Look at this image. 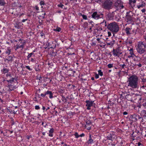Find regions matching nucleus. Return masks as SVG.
I'll return each mask as SVG.
<instances>
[{"label":"nucleus","mask_w":146,"mask_h":146,"mask_svg":"<svg viewBox=\"0 0 146 146\" xmlns=\"http://www.w3.org/2000/svg\"><path fill=\"white\" fill-rule=\"evenodd\" d=\"M128 82V86L133 88H136L138 87V78L135 75H132L128 78L127 82Z\"/></svg>","instance_id":"obj_1"},{"label":"nucleus","mask_w":146,"mask_h":146,"mask_svg":"<svg viewBox=\"0 0 146 146\" xmlns=\"http://www.w3.org/2000/svg\"><path fill=\"white\" fill-rule=\"evenodd\" d=\"M107 28L113 34V36L119 30V26L115 22L110 23L107 25Z\"/></svg>","instance_id":"obj_2"},{"label":"nucleus","mask_w":146,"mask_h":146,"mask_svg":"<svg viewBox=\"0 0 146 146\" xmlns=\"http://www.w3.org/2000/svg\"><path fill=\"white\" fill-rule=\"evenodd\" d=\"M146 43L143 42H138L137 47L136 48L137 52L140 54L144 53L145 51Z\"/></svg>","instance_id":"obj_3"},{"label":"nucleus","mask_w":146,"mask_h":146,"mask_svg":"<svg viewBox=\"0 0 146 146\" xmlns=\"http://www.w3.org/2000/svg\"><path fill=\"white\" fill-rule=\"evenodd\" d=\"M113 4L111 0H105L102 3V7L106 10H109L112 8Z\"/></svg>","instance_id":"obj_4"},{"label":"nucleus","mask_w":146,"mask_h":146,"mask_svg":"<svg viewBox=\"0 0 146 146\" xmlns=\"http://www.w3.org/2000/svg\"><path fill=\"white\" fill-rule=\"evenodd\" d=\"M104 15V14L102 13L95 11L92 14L91 17L94 19L98 20L100 19H103Z\"/></svg>","instance_id":"obj_5"},{"label":"nucleus","mask_w":146,"mask_h":146,"mask_svg":"<svg viewBox=\"0 0 146 146\" xmlns=\"http://www.w3.org/2000/svg\"><path fill=\"white\" fill-rule=\"evenodd\" d=\"M133 15V13L131 11L127 12L126 14L125 18L127 22L132 21Z\"/></svg>","instance_id":"obj_6"},{"label":"nucleus","mask_w":146,"mask_h":146,"mask_svg":"<svg viewBox=\"0 0 146 146\" xmlns=\"http://www.w3.org/2000/svg\"><path fill=\"white\" fill-rule=\"evenodd\" d=\"M114 5L117 8L122 9L124 7L123 2L121 0H116Z\"/></svg>","instance_id":"obj_7"},{"label":"nucleus","mask_w":146,"mask_h":146,"mask_svg":"<svg viewBox=\"0 0 146 146\" xmlns=\"http://www.w3.org/2000/svg\"><path fill=\"white\" fill-rule=\"evenodd\" d=\"M113 52L114 56H119L120 55L122 54L121 50L119 49V48H118L115 49H113Z\"/></svg>","instance_id":"obj_8"},{"label":"nucleus","mask_w":146,"mask_h":146,"mask_svg":"<svg viewBox=\"0 0 146 146\" xmlns=\"http://www.w3.org/2000/svg\"><path fill=\"white\" fill-rule=\"evenodd\" d=\"M41 65L40 64H38L36 65L35 67V69L36 72H39L41 70Z\"/></svg>","instance_id":"obj_9"},{"label":"nucleus","mask_w":146,"mask_h":146,"mask_svg":"<svg viewBox=\"0 0 146 146\" xmlns=\"http://www.w3.org/2000/svg\"><path fill=\"white\" fill-rule=\"evenodd\" d=\"M131 28L129 27H126L125 29V31L127 35H129L132 34V33L130 32V31L131 30Z\"/></svg>","instance_id":"obj_10"},{"label":"nucleus","mask_w":146,"mask_h":146,"mask_svg":"<svg viewBox=\"0 0 146 146\" xmlns=\"http://www.w3.org/2000/svg\"><path fill=\"white\" fill-rule=\"evenodd\" d=\"M136 0H129V4L133 8L135 6V3L136 2Z\"/></svg>","instance_id":"obj_11"},{"label":"nucleus","mask_w":146,"mask_h":146,"mask_svg":"<svg viewBox=\"0 0 146 146\" xmlns=\"http://www.w3.org/2000/svg\"><path fill=\"white\" fill-rule=\"evenodd\" d=\"M94 102V101H91L89 100L86 101V106H88V107H91L92 106Z\"/></svg>","instance_id":"obj_12"},{"label":"nucleus","mask_w":146,"mask_h":146,"mask_svg":"<svg viewBox=\"0 0 146 146\" xmlns=\"http://www.w3.org/2000/svg\"><path fill=\"white\" fill-rule=\"evenodd\" d=\"M108 133V135L106 137L107 139L108 140H112L113 135L114 134L113 133H111L108 132L107 133Z\"/></svg>","instance_id":"obj_13"},{"label":"nucleus","mask_w":146,"mask_h":146,"mask_svg":"<svg viewBox=\"0 0 146 146\" xmlns=\"http://www.w3.org/2000/svg\"><path fill=\"white\" fill-rule=\"evenodd\" d=\"M137 115L135 114L131 115L130 117L132 118V121H136L137 120Z\"/></svg>","instance_id":"obj_14"},{"label":"nucleus","mask_w":146,"mask_h":146,"mask_svg":"<svg viewBox=\"0 0 146 146\" xmlns=\"http://www.w3.org/2000/svg\"><path fill=\"white\" fill-rule=\"evenodd\" d=\"M94 143V140L92 138V136L90 134L89 139L87 141V143L88 144H92Z\"/></svg>","instance_id":"obj_15"},{"label":"nucleus","mask_w":146,"mask_h":146,"mask_svg":"<svg viewBox=\"0 0 146 146\" xmlns=\"http://www.w3.org/2000/svg\"><path fill=\"white\" fill-rule=\"evenodd\" d=\"M6 81L8 83L7 87L9 88V91H11L13 90V89H11V86H13L11 84H10V79L9 80H6Z\"/></svg>","instance_id":"obj_16"},{"label":"nucleus","mask_w":146,"mask_h":146,"mask_svg":"<svg viewBox=\"0 0 146 146\" xmlns=\"http://www.w3.org/2000/svg\"><path fill=\"white\" fill-rule=\"evenodd\" d=\"M115 42V40H112L110 42H106V43L108 46H113Z\"/></svg>","instance_id":"obj_17"},{"label":"nucleus","mask_w":146,"mask_h":146,"mask_svg":"<svg viewBox=\"0 0 146 146\" xmlns=\"http://www.w3.org/2000/svg\"><path fill=\"white\" fill-rule=\"evenodd\" d=\"M11 49L10 48V47H8L5 52V53L7 55H9L11 54Z\"/></svg>","instance_id":"obj_18"},{"label":"nucleus","mask_w":146,"mask_h":146,"mask_svg":"<svg viewBox=\"0 0 146 146\" xmlns=\"http://www.w3.org/2000/svg\"><path fill=\"white\" fill-rule=\"evenodd\" d=\"M54 129L53 128L50 129L49 131V133L48 135L50 137H52L53 136V133L54 132Z\"/></svg>","instance_id":"obj_19"},{"label":"nucleus","mask_w":146,"mask_h":146,"mask_svg":"<svg viewBox=\"0 0 146 146\" xmlns=\"http://www.w3.org/2000/svg\"><path fill=\"white\" fill-rule=\"evenodd\" d=\"M106 21L105 20H104L103 22L100 23L101 25L103 27H107V25L106 23Z\"/></svg>","instance_id":"obj_20"},{"label":"nucleus","mask_w":146,"mask_h":146,"mask_svg":"<svg viewBox=\"0 0 146 146\" xmlns=\"http://www.w3.org/2000/svg\"><path fill=\"white\" fill-rule=\"evenodd\" d=\"M24 47V45L23 44H21V45H19L18 44H17L16 45V48L15 49V50H16L17 49L22 48V49H23Z\"/></svg>","instance_id":"obj_21"},{"label":"nucleus","mask_w":146,"mask_h":146,"mask_svg":"<svg viewBox=\"0 0 146 146\" xmlns=\"http://www.w3.org/2000/svg\"><path fill=\"white\" fill-rule=\"evenodd\" d=\"M13 60V58L12 56H9L7 58L5 59V61H6V60L8 61L9 62H11Z\"/></svg>","instance_id":"obj_22"},{"label":"nucleus","mask_w":146,"mask_h":146,"mask_svg":"<svg viewBox=\"0 0 146 146\" xmlns=\"http://www.w3.org/2000/svg\"><path fill=\"white\" fill-rule=\"evenodd\" d=\"M145 3L143 2H142L141 4L140 5H137V8L138 9H139L141 7L143 8L144 7H145Z\"/></svg>","instance_id":"obj_23"},{"label":"nucleus","mask_w":146,"mask_h":146,"mask_svg":"<svg viewBox=\"0 0 146 146\" xmlns=\"http://www.w3.org/2000/svg\"><path fill=\"white\" fill-rule=\"evenodd\" d=\"M133 65L134 66H138L139 67H141L142 66V65L141 63L137 61H136V62L135 63L133 64Z\"/></svg>","instance_id":"obj_24"},{"label":"nucleus","mask_w":146,"mask_h":146,"mask_svg":"<svg viewBox=\"0 0 146 146\" xmlns=\"http://www.w3.org/2000/svg\"><path fill=\"white\" fill-rule=\"evenodd\" d=\"M47 94L48 95H49V98H53V94L51 91L47 90Z\"/></svg>","instance_id":"obj_25"},{"label":"nucleus","mask_w":146,"mask_h":146,"mask_svg":"<svg viewBox=\"0 0 146 146\" xmlns=\"http://www.w3.org/2000/svg\"><path fill=\"white\" fill-rule=\"evenodd\" d=\"M108 17L109 19L110 20L112 19L113 18V15L110 13L108 15Z\"/></svg>","instance_id":"obj_26"},{"label":"nucleus","mask_w":146,"mask_h":146,"mask_svg":"<svg viewBox=\"0 0 146 146\" xmlns=\"http://www.w3.org/2000/svg\"><path fill=\"white\" fill-rule=\"evenodd\" d=\"M6 4L4 0H0V5L4 6Z\"/></svg>","instance_id":"obj_27"},{"label":"nucleus","mask_w":146,"mask_h":146,"mask_svg":"<svg viewBox=\"0 0 146 146\" xmlns=\"http://www.w3.org/2000/svg\"><path fill=\"white\" fill-rule=\"evenodd\" d=\"M35 52V51L34 50L32 52L30 53L27 56V59H29V58L31 57L32 56L34 55V52Z\"/></svg>","instance_id":"obj_28"},{"label":"nucleus","mask_w":146,"mask_h":146,"mask_svg":"<svg viewBox=\"0 0 146 146\" xmlns=\"http://www.w3.org/2000/svg\"><path fill=\"white\" fill-rule=\"evenodd\" d=\"M19 41H21V43L25 45L26 44V42L25 40L23 39H22L21 38H20L19 39Z\"/></svg>","instance_id":"obj_29"},{"label":"nucleus","mask_w":146,"mask_h":146,"mask_svg":"<svg viewBox=\"0 0 146 146\" xmlns=\"http://www.w3.org/2000/svg\"><path fill=\"white\" fill-rule=\"evenodd\" d=\"M61 28L60 27H57L55 29H54V31L59 32L61 31Z\"/></svg>","instance_id":"obj_30"},{"label":"nucleus","mask_w":146,"mask_h":146,"mask_svg":"<svg viewBox=\"0 0 146 146\" xmlns=\"http://www.w3.org/2000/svg\"><path fill=\"white\" fill-rule=\"evenodd\" d=\"M1 71L4 73L5 74L9 71V70L7 68H4L1 70Z\"/></svg>","instance_id":"obj_31"},{"label":"nucleus","mask_w":146,"mask_h":146,"mask_svg":"<svg viewBox=\"0 0 146 146\" xmlns=\"http://www.w3.org/2000/svg\"><path fill=\"white\" fill-rule=\"evenodd\" d=\"M141 113L143 114V117H146V111L145 110H143L141 111Z\"/></svg>","instance_id":"obj_32"},{"label":"nucleus","mask_w":146,"mask_h":146,"mask_svg":"<svg viewBox=\"0 0 146 146\" xmlns=\"http://www.w3.org/2000/svg\"><path fill=\"white\" fill-rule=\"evenodd\" d=\"M46 95H48V94H47V91L46 92L44 93V94H40V96L43 97V98H44L45 97V96Z\"/></svg>","instance_id":"obj_33"},{"label":"nucleus","mask_w":146,"mask_h":146,"mask_svg":"<svg viewBox=\"0 0 146 146\" xmlns=\"http://www.w3.org/2000/svg\"><path fill=\"white\" fill-rule=\"evenodd\" d=\"M15 80H16L15 78H11L10 79V84H11L14 82Z\"/></svg>","instance_id":"obj_34"},{"label":"nucleus","mask_w":146,"mask_h":146,"mask_svg":"<svg viewBox=\"0 0 146 146\" xmlns=\"http://www.w3.org/2000/svg\"><path fill=\"white\" fill-rule=\"evenodd\" d=\"M95 1L96 2L99 4H101V3L102 4V3L104 1H103V0H95Z\"/></svg>","instance_id":"obj_35"},{"label":"nucleus","mask_w":146,"mask_h":146,"mask_svg":"<svg viewBox=\"0 0 146 146\" xmlns=\"http://www.w3.org/2000/svg\"><path fill=\"white\" fill-rule=\"evenodd\" d=\"M44 4H45L44 2L43 1H41L40 2V5L42 6L41 7V8H43V7L42 6V5H44Z\"/></svg>","instance_id":"obj_36"},{"label":"nucleus","mask_w":146,"mask_h":146,"mask_svg":"<svg viewBox=\"0 0 146 146\" xmlns=\"http://www.w3.org/2000/svg\"><path fill=\"white\" fill-rule=\"evenodd\" d=\"M62 100L64 102V103L66 102V99L63 95L62 96Z\"/></svg>","instance_id":"obj_37"},{"label":"nucleus","mask_w":146,"mask_h":146,"mask_svg":"<svg viewBox=\"0 0 146 146\" xmlns=\"http://www.w3.org/2000/svg\"><path fill=\"white\" fill-rule=\"evenodd\" d=\"M98 74L100 75V76H103V73L101 70H99L98 71Z\"/></svg>","instance_id":"obj_38"},{"label":"nucleus","mask_w":146,"mask_h":146,"mask_svg":"<svg viewBox=\"0 0 146 146\" xmlns=\"http://www.w3.org/2000/svg\"><path fill=\"white\" fill-rule=\"evenodd\" d=\"M113 64H109L108 65V67L109 68H111L113 67Z\"/></svg>","instance_id":"obj_39"},{"label":"nucleus","mask_w":146,"mask_h":146,"mask_svg":"<svg viewBox=\"0 0 146 146\" xmlns=\"http://www.w3.org/2000/svg\"><path fill=\"white\" fill-rule=\"evenodd\" d=\"M74 135L75 136V138H77L79 137V135H78V133L76 132L74 134Z\"/></svg>","instance_id":"obj_40"},{"label":"nucleus","mask_w":146,"mask_h":146,"mask_svg":"<svg viewBox=\"0 0 146 146\" xmlns=\"http://www.w3.org/2000/svg\"><path fill=\"white\" fill-rule=\"evenodd\" d=\"M58 6L59 7L63 8V7L64 6V5H63L61 3H60L58 5Z\"/></svg>","instance_id":"obj_41"},{"label":"nucleus","mask_w":146,"mask_h":146,"mask_svg":"<svg viewBox=\"0 0 146 146\" xmlns=\"http://www.w3.org/2000/svg\"><path fill=\"white\" fill-rule=\"evenodd\" d=\"M86 124L88 125H90V124H91V123L90 121L88 120H86Z\"/></svg>","instance_id":"obj_42"},{"label":"nucleus","mask_w":146,"mask_h":146,"mask_svg":"<svg viewBox=\"0 0 146 146\" xmlns=\"http://www.w3.org/2000/svg\"><path fill=\"white\" fill-rule=\"evenodd\" d=\"M25 67L30 71H31L33 70L29 66H26Z\"/></svg>","instance_id":"obj_43"},{"label":"nucleus","mask_w":146,"mask_h":146,"mask_svg":"<svg viewBox=\"0 0 146 146\" xmlns=\"http://www.w3.org/2000/svg\"><path fill=\"white\" fill-rule=\"evenodd\" d=\"M6 77H7L8 78H12V77L11 75L10 74H7L6 75Z\"/></svg>","instance_id":"obj_44"},{"label":"nucleus","mask_w":146,"mask_h":146,"mask_svg":"<svg viewBox=\"0 0 146 146\" xmlns=\"http://www.w3.org/2000/svg\"><path fill=\"white\" fill-rule=\"evenodd\" d=\"M64 92V90L62 89H60L59 90V92L60 94H62Z\"/></svg>","instance_id":"obj_45"},{"label":"nucleus","mask_w":146,"mask_h":146,"mask_svg":"<svg viewBox=\"0 0 146 146\" xmlns=\"http://www.w3.org/2000/svg\"><path fill=\"white\" fill-rule=\"evenodd\" d=\"M102 30V28L101 27H98L97 29H96L95 30V31L97 30L98 31H101Z\"/></svg>","instance_id":"obj_46"},{"label":"nucleus","mask_w":146,"mask_h":146,"mask_svg":"<svg viewBox=\"0 0 146 146\" xmlns=\"http://www.w3.org/2000/svg\"><path fill=\"white\" fill-rule=\"evenodd\" d=\"M3 93V91L1 88V87L0 86V95H2Z\"/></svg>","instance_id":"obj_47"},{"label":"nucleus","mask_w":146,"mask_h":146,"mask_svg":"<svg viewBox=\"0 0 146 146\" xmlns=\"http://www.w3.org/2000/svg\"><path fill=\"white\" fill-rule=\"evenodd\" d=\"M82 17L83 19H84L87 20V16L86 15H83Z\"/></svg>","instance_id":"obj_48"},{"label":"nucleus","mask_w":146,"mask_h":146,"mask_svg":"<svg viewBox=\"0 0 146 146\" xmlns=\"http://www.w3.org/2000/svg\"><path fill=\"white\" fill-rule=\"evenodd\" d=\"M46 15V13H43L42 14V15L40 16L42 17L43 19H44L45 18V15Z\"/></svg>","instance_id":"obj_49"},{"label":"nucleus","mask_w":146,"mask_h":146,"mask_svg":"<svg viewBox=\"0 0 146 146\" xmlns=\"http://www.w3.org/2000/svg\"><path fill=\"white\" fill-rule=\"evenodd\" d=\"M95 77L96 79H98L99 77V74L96 73L95 75Z\"/></svg>","instance_id":"obj_50"},{"label":"nucleus","mask_w":146,"mask_h":146,"mask_svg":"<svg viewBox=\"0 0 146 146\" xmlns=\"http://www.w3.org/2000/svg\"><path fill=\"white\" fill-rule=\"evenodd\" d=\"M40 107L39 106H35V109L36 110H38L40 109Z\"/></svg>","instance_id":"obj_51"},{"label":"nucleus","mask_w":146,"mask_h":146,"mask_svg":"<svg viewBox=\"0 0 146 146\" xmlns=\"http://www.w3.org/2000/svg\"><path fill=\"white\" fill-rule=\"evenodd\" d=\"M130 54L131 55L133 56H135L134 54L133 53V51H131V52H130Z\"/></svg>","instance_id":"obj_52"},{"label":"nucleus","mask_w":146,"mask_h":146,"mask_svg":"<svg viewBox=\"0 0 146 146\" xmlns=\"http://www.w3.org/2000/svg\"><path fill=\"white\" fill-rule=\"evenodd\" d=\"M120 66L121 67H122V68H124V67H125L126 65H125V64H120Z\"/></svg>","instance_id":"obj_53"},{"label":"nucleus","mask_w":146,"mask_h":146,"mask_svg":"<svg viewBox=\"0 0 146 146\" xmlns=\"http://www.w3.org/2000/svg\"><path fill=\"white\" fill-rule=\"evenodd\" d=\"M142 82H146V78H142Z\"/></svg>","instance_id":"obj_54"},{"label":"nucleus","mask_w":146,"mask_h":146,"mask_svg":"<svg viewBox=\"0 0 146 146\" xmlns=\"http://www.w3.org/2000/svg\"><path fill=\"white\" fill-rule=\"evenodd\" d=\"M137 119H140L141 118H142V120H143V118H142L141 117H140L139 116V115H137ZM142 122H143V121H142Z\"/></svg>","instance_id":"obj_55"},{"label":"nucleus","mask_w":146,"mask_h":146,"mask_svg":"<svg viewBox=\"0 0 146 146\" xmlns=\"http://www.w3.org/2000/svg\"><path fill=\"white\" fill-rule=\"evenodd\" d=\"M85 136V134L84 133H82L79 135V137H83Z\"/></svg>","instance_id":"obj_56"},{"label":"nucleus","mask_w":146,"mask_h":146,"mask_svg":"<svg viewBox=\"0 0 146 146\" xmlns=\"http://www.w3.org/2000/svg\"><path fill=\"white\" fill-rule=\"evenodd\" d=\"M34 8H35L37 11L39 10V7L37 6H35V7H34Z\"/></svg>","instance_id":"obj_57"},{"label":"nucleus","mask_w":146,"mask_h":146,"mask_svg":"<svg viewBox=\"0 0 146 146\" xmlns=\"http://www.w3.org/2000/svg\"><path fill=\"white\" fill-rule=\"evenodd\" d=\"M123 113L124 115H127L128 114V113L126 111L124 112Z\"/></svg>","instance_id":"obj_58"},{"label":"nucleus","mask_w":146,"mask_h":146,"mask_svg":"<svg viewBox=\"0 0 146 146\" xmlns=\"http://www.w3.org/2000/svg\"><path fill=\"white\" fill-rule=\"evenodd\" d=\"M27 139L28 140L31 137V135H27L26 137Z\"/></svg>","instance_id":"obj_59"},{"label":"nucleus","mask_w":146,"mask_h":146,"mask_svg":"<svg viewBox=\"0 0 146 146\" xmlns=\"http://www.w3.org/2000/svg\"><path fill=\"white\" fill-rule=\"evenodd\" d=\"M16 4V2H14L12 3V5L13 6H17Z\"/></svg>","instance_id":"obj_60"},{"label":"nucleus","mask_w":146,"mask_h":146,"mask_svg":"<svg viewBox=\"0 0 146 146\" xmlns=\"http://www.w3.org/2000/svg\"><path fill=\"white\" fill-rule=\"evenodd\" d=\"M42 21L41 20V21H39L38 22L39 24L40 25H43V24L42 23Z\"/></svg>","instance_id":"obj_61"},{"label":"nucleus","mask_w":146,"mask_h":146,"mask_svg":"<svg viewBox=\"0 0 146 146\" xmlns=\"http://www.w3.org/2000/svg\"><path fill=\"white\" fill-rule=\"evenodd\" d=\"M84 25L86 26H87L88 25V23L86 22H84Z\"/></svg>","instance_id":"obj_62"},{"label":"nucleus","mask_w":146,"mask_h":146,"mask_svg":"<svg viewBox=\"0 0 146 146\" xmlns=\"http://www.w3.org/2000/svg\"><path fill=\"white\" fill-rule=\"evenodd\" d=\"M108 36H110L111 35V33L110 32H108Z\"/></svg>","instance_id":"obj_63"},{"label":"nucleus","mask_w":146,"mask_h":146,"mask_svg":"<svg viewBox=\"0 0 146 146\" xmlns=\"http://www.w3.org/2000/svg\"><path fill=\"white\" fill-rule=\"evenodd\" d=\"M143 105L144 107H146V102L143 103Z\"/></svg>","instance_id":"obj_64"}]
</instances>
